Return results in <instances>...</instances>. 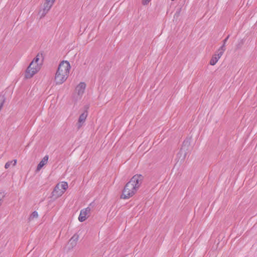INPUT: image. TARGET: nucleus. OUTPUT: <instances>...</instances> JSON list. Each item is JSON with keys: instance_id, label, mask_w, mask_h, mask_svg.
<instances>
[{"instance_id": "obj_12", "label": "nucleus", "mask_w": 257, "mask_h": 257, "mask_svg": "<svg viewBox=\"0 0 257 257\" xmlns=\"http://www.w3.org/2000/svg\"><path fill=\"white\" fill-rule=\"evenodd\" d=\"M218 60L219 59L217 57V54H214L211 59L209 64L211 65H214L217 62Z\"/></svg>"}, {"instance_id": "obj_20", "label": "nucleus", "mask_w": 257, "mask_h": 257, "mask_svg": "<svg viewBox=\"0 0 257 257\" xmlns=\"http://www.w3.org/2000/svg\"><path fill=\"white\" fill-rule=\"evenodd\" d=\"M229 37V36L228 35L224 40H223V44L222 45V46H224V48H225V44L227 41V40L228 39Z\"/></svg>"}, {"instance_id": "obj_15", "label": "nucleus", "mask_w": 257, "mask_h": 257, "mask_svg": "<svg viewBox=\"0 0 257 257\" xmlns=\"http://www.w3.org/2000/svg\"><path fill=\"white\" fill-rule=\"evenodd\" d=\"M5 97L4 95H0V110L2 108L5 101Z\"/></svg>"}, {"instance_id": "obj_2", "label": "nucleus", "mask_w": 257, "mask_h": 257, "mask_svg": "<svg viewBox=\"0 0 257 257\" xmlns=\"http://www.w3.org/2000/svg\"><path fill=\"white\" fill-rule=\"evenodd\" d=\"M70 68L69 63L66 61L62 62L59 65L54 79L56 84H61L66 80Z\"/></svg>"}, {"instance_id": "obj_18", "label": "nucleus", "mask_w": 257, "mask_h": 257, "mask_svg": "<svg viewBox=\"0 0 257 257\" xmlns=\"http://www.w3.org/2000/svg\"><path fill=\"white\" fill-rule=\"evenodd\" d=\"M55 0H46L45 3L53 5Z\"/></svg>"}, {"instance_id": "obj_19", "label": "nucleus", "mask_w": 257, "mask_h": 257, "mask_svg": "<svg viewBox=\"0 0 257 257\" xmlns=\"http://www.w3.org/2000/svg\"><path fill=\"white\" fill-rule=\"evenodd\" d=\"M151 0H143L142 4L144 5H147Z\"/></svg>"}, {"instance_id": "obj_13", "label": "nucleus", "mask_w": 257, "mask_h": 257, "mask_svg": "<svg viewBox=\"0 0 257 257\" xmlns=\"http://www.w3.org/2000/svg\"><path fill=\"white\" fill-rule=\"evenodd\" d=\"M17 160L15 159L11 161H9L5 164V168L6 169H8L10 167L11 165H13V166H15L17 164Z\"/></svg>"}, {"instance_id": "obj_8", "label": "nucleus", "mask_w": 257, "mask_h": 257, "mask_svg": "<svg viewBox=\"0 0 257 257\" xmlns=\"http://www.w3.org/2000/svg\"><path fill=\"white\" fill-rule=\"evenodd\" d=\"M87 116V111H85L83 112L80 116L78 119V122L77 123V129H79L81 127L83 124L85 122L86 117Z\"/></svg>"}, {"instance_id": "obj_11", "label": "nucleus", "mask_w": 257, "mask_h": 257, "mask_svg": "<svg viewBox=\"0 0 257 257\" xmlns=\"http://www.w3.org/2000/svg\"><path fill=\"white\" fill-rule=\"evenodd\" d=\"M225 50V48H224V46H221L216 51L215 54H217V57L218 59H219L221 56L223 55L224 52Z\"/></svg>"}, {"instance_id": "obj_9", "label": "nucleus", "mask_w": 257, "mask_h": 257, "mask_svg": "<svg viewBox=\"0 0 257 257\" xmlns=\"http://www.w3.org/2000/svg\"><path fill=\"white\" fill-rule=\"evenodd\" d=\"M43 59L44 56L43 53H38L36 57L34 58L32 61L34 62L35 63L38 64H40L41 66L43 63Z\"/></svg>"}, {"instance_id": "obj_16", "label": "nucleus", "mask_w": 257, "mask_h": 257, "mask_svg": "<svg viewBox=\"0 0 257 257\" xmlns=\"http://www.w3.org/2000/svg\"><path fill=\"white\" fill-rule=\"evenodd\" d=\"M38 216V212L36 211H34L32 214L31 215L30 218L33 219L34 218H37Z\"/></svg>"}, {"instance_id": "obj_21", "label": "nucleus", "mask_w": 257, "mask_h": 257, "mask_svg": "<svg viewBox=\"0 0 257 257\" xmlns=\"http://www.w3.org/2000/svg\"><path fill=\"white\" fill-rule=\"evenodd\" d=\"M75 236H73L70 240V241H71L74 238Z\"/></svg>"}, {"instance_id": "obj_10", "label": "nucleus", "mask_w": 257, "mask_h": 257, "mask_svg": "<svg viewBox=\"0 0 257 257\" xmlns=\"http://www.w3.org/2000/svg\"><path fill=\"white\" fill-rule=\"evenodd\" d=\"M48 156L46 155L45 156L43 159L41 160V161L39 163V164L38 165L37 169H36V172H39L42 168L45 165L48 160Z\"/></svg>"}, {"instance_id": "obj_1", "label": "nucleus", "mask_w": 257, "mask_h": 257, "mask_svg": "<svg viewBox=\"0 0 257 257\" xmlns=\"http://www.w3.org/2000/svg\"><path fill=\"white\" fill-rule=\"evenodd\" d=\"M144 177L141 174L134 175L125 185L121 198L126 199L132 197L140 187Z\"/></svg>"}, {"instance_id": "obj_6", "label": "nucleus", "mask_w": 257, "mask_h": 257, "mask_svg": "<svg viewBox=\"0 0 257 257\" xmlns=\"http://www.w3.org/2000/svg\"><path fill=\"white\" fill-rule=\"evenodd\" d=\"M86 85L84 82H81L76 86L75 91L77 95L80 97H81L83 94L86 88Z\"/></svg>"}, {"instance_id": "obj_3", "label": "nucleus", "mask_w": 257, "mask_h": 257, "mask_svg": "<svg viewBox=\"0 0 257 257\" xmlns=\"http://www.w3.org/2000/svg\"><path fill=\"white\" fill-rule=\"evenodd\" d=\"M41 68L40 64L32 61L25 72V78H31L37 73Z\"/></svg>"}, {"instance_id": "obj_4", "label": "nucleus", "mask_w": 257, "mask_h": 257, "mask_svg": "<svg viewBox=\"0 0 257 257\" xmlns=\"http://www.w3.org/2000/svg\"><path fill=\"white\" fill-rule=\"evenodd\" d=\"M52 5L44 3L42 8L40 10L38 15L40 16V19L44 18L50 11L52 7Z\"/></svg>"}, {"instance_id": "obj_5", "label": "nucleus", "mask_w": 257, "mask_h": 257, "mask_svg": "<svg viewBox=\"0 0 257 257\" xmlns=\"http://www.w3.org/2000/svg\"><path fill=\"white\" fill-rule=\"evenodd\" d=\"M91 209L89 207H87L81 210L78 219L80 222H83L88 217L90 213Z\"/></svg>"}, {"instance_id": "obj_17", "label": "nucleus", "mask_w": 257, "mask_h": 257, "mask_svg": "<svg viewBox=\"0 0 257 257\" xmlns=\"http://www.w3.org/2000/svg\"><path fill=\"white\" fill-rule=\"evenodd\" d=\"M5 197L4 193L3 192H0V206L2 205V199Z\"/></svg>"}, {"instance_id": "obj_7", "label": "nucleus", "mask_w": 257, "mask_h": 257, "mask_svg": "<svg viewBox=\"0 0 257 257\" xmlns=\"http://www.w3.org/2000/svg\"><path fill=\"white\" fill-rule=\"evenodd\" d=\"M64 193V190L60 188V184L58 183L55 186L52 192V196L58 198L62 196Z\"/></svg>"}, {"instance_id": "obj_14", "label": "nucleus", "mask_w": 257, "mask_h": 257, "mask_svg": "<svg viewBox=\"0 0 257 257\" xmlns=\"http://www.w3.org/2000/svg\"><path fill=\"white\" fill-rule=\"evenodd\" d=\"M60 188L64 190V192L68 188V184L66 182H62L60 184Z\"/></svg>"}]
</instances>
